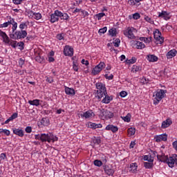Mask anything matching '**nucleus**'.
I'll return each instance as SVG.
<instances>
[{"instance_id": "obj_1", "label": "nucleus", "mask_w": 177, "mask_h": 177, "mask_svg": "<svg viewBox=\"0 0 177 177\" xmlns=\"http://www.w3.org/2000/svg\"><path fill=\"white\" fill-rule=\"evenodd\" d=\"M157 157L159 161L167 164L169 168H174L175 165L177 167V154H172L171 156L168 157V156L162 153L160 155H158Z\"/></svg>"}, {"instance_id": "obj_2", "label": "nucleus", "mask_w": 177, "mask_h": 177, "mask_svg": "<svg viewBox=\"0 0 177 177\" xmlns=\"http://www.w3.org/2000/svg\"><path fill=\"white\" fill-rule=\"evenodd\" d=\"M35 139L36 140H40L42 142H48V143H55V142L59 140L57 136L53 135L52 133L36 134L35 135Z\"/></svg>"}, {"instance_id": "obj_3", "label": "nucleus", "mask_w": 177, "mask_h": 177, "mask_svg": "<svg viewBox=\"0 0 177 177\" xmlns=\"http://www.w3.org/2000/svg\"><path fill=\"white\" fill-rule=\"evenodd\" d=\"M165 93H167V90L158 89L155 91L153 95V104H158L165 97Z\"/></svg>"}, {"instance_id": "obj_4", "label": "nucleus", "mask_w": 177, "mask_h": 177, "mask_svg": "<svg viewBox=\"0 0 177 177\" xmlns=\"http://www.w3.org/2000/svg\"><path fill=\"white\" fill-rule=\"evenodd\" d=\"M28 35L27 30H15L12 33L10 34V38L11 39H24Z\"/></svg>"}, {"instance_id": "obj_5", "label": "nucleus", "mask_w": 177, "mask_h": 177, "mask_svg": "<svg viewBox=\"0 0 177 177\" xmlns=\"http://www.w3.org/2000/svg\"><path fill=\"white\" fill-rule=\"evenodd\" d=\"M97 90V93L99 99L104 97L107 95V90L106 88V85L102 82H97L95 84Z\"/></svg>"}, {"instance_id": "obj_6", "label": "nucleus", "mask_w": 177, "mask_h": 177, "mask_svg": "<svg viewBox=\"0 0 177 177\" xmlns=\"http://www.w3.org/2000/svg\"><path fill=\"white\" fill-rule=\"evenodd\" d=\"M135 32H136V29L133 27H129L123 30L124 35L129 39H135Z\"/></svg>"}, {"instance_id": "obj_7", "label": "nucleus", "mask_w": 177, "mask_h": 177, "mask_svg": "<svg viewBox=\"0 0 177 177\" xmlns=\"http://www.w3.org/2000/svg\"><path fill=\"white\" fill-rule=\"evenodd\" d=\"M153 37L156 39V45H162L164 44V37L161 36V32L158 29L153 32Z\"/></svg>"}, {"instance_id": "obj_8", "label": "nucleus", "mask_w": 177, "mask_h": 177, "mask_svg": "<svg viewBox=\"0 0 177 177\" xmlns=\"http://www.w3.org/2000/svg\"><path fill=\"white\" fill-rule=\"evenodd\" d=\"M104 67H106V64H104V62H100L92 71L93 74H94V75H97Z\"/></svg>"}, {"instance_id": "obj_9", "label": "nucleus", "mask_w": 177, "mask_h": 177, "mask_svg": "<svg viewBox=\"0 0 177 177\" xmlns=\"http://www.w3.org/2000/svg\"><path fill=\"white\" fill-rule=\"evenodd\" d=\"M60 13L59 12L58 10H56L54 11V13L51 14L50 15V23H56L57 21H59V15Z\"/></svg>"}, {"instance_id": "obj_10", "label": "nucleus", "mask_w": 177, "mask_h": 177, "mask_svg": "<svg viewBox=\"0 0 177 177\" xmlns=\"http://www.w3.org/2000/svg\"><path fill=\"white\" fill-rule=\"evenodd\" d=\"M7 22L8 23V26H12V32H15L16 30H17V22L15 21V18L9 17Z\"/></svg>"}, {"instance_id": "obj_11", "label": "nucleus", "mask_w": 177, "mask_h": 177, "mask_svg": "<svg viewBox=\"0 0 177 177\" xmlns=\"http://www.w3.org/2000/svg\"><path fill=\"white\" fill-rule=\"evenodd\" d=\"M156 142H167L168 140V134L162 133L158 136H156L154 138Z\"/></svg>"}, {"instance_id": "obj_12", "label": "nucleus", "mask_w": 177, "mask_h": 177, "mask_svg": "<svg viewBox=\"0 0 177 177\" xmlns=\"http://www.w3.org/2000/svg\"><path fill=\"white\" fill-rule=\"evenodd\" d=\"M64 55L65 56H73L74 55V48L70 46H66L64 48Z\"/></svg>"}, {"instance_id": "obj_13", "label": "nucleus", "mask_w": 177, "mask_h": 177, "mask_svg": "<svg viewBox=\"0 0 177 177\" xmlns=\"http://www.w3.org/2000/svg\"><path fill=\"white\" fill-rule=\"evenodd\" d=\"M104 171L109 176H113V175H114V172H115L114 169L109 165L104 166Z\"/></svg>"}, {"instance_id": "obj_14", "label": "nucleus", "mask_w": 177, "mask_h": 177, "mask_svg": "<svg viewBox=\"0 0 177 177\" xmlns=\"http://www.w3.org/2000/svg\"><path fill=\"white\" fill-rule=\"evenodd\" d=\"M80 117L82 118H92V117H95V113H93V111L89 110L83 113L80 114Z\"/></svg>"}, {"instance_id": "obj_15", "label": "nucleus", "mask_w": 177, "mask_h": 177, "mask_svg": "<svg viewBox=\"0 0 177 177\" xmlns=\"http://www.w3.org/2000/svg\"><path fill=\"white\" fill-rule=\"evenodd\" d=\"M28 15H29V17H33L35 20H41V19H42V15L39 12L30 11Z\"/></svg>"}, {"instance_id": "obj_16", "label": "nucleus", "mask_w": 177, "mask_h": 177, "mask_svg": "<svg viewBox=\"0 0 177 177\" xmlns=\"http://www.w3.org/2000/svg\"><path fill=\"white\" fill-rule=\"evenodd\" d=\"M171 125H172V120H171V118H167L162 122L161 128L162 129H165L169 128V127H171Z\"/></svg>"}, {"instance_id": "obj_17", "label": "nucleus", "mask_w": 177, "mask_h": 177, "mask_svg": "<svg viewBox=\"0 0 177 177\" xmlns=\"http://www.w3.org/2000/svg\"><path fill=\"white\" fill-rule=\"evenodd\" d=\"M105 130L106 131H111V132H113V133H115V132H118V127L114 126L113 124H108L105 127Z\"/></svg>"}, {"instance_id": "obj_18", "label": "nucleus", "mask_w": 177, "mask_h": 177, "mask_svg": "<svg viewBox=\"0 0 177 177\" xmlns=\"http://www.w3.org/2000/svg\"><path fill=\"white\" fill-rule=\"evenodd\" d=\"M169 12L167 11H162L161 12H158V17H162L164 20H169Z\"/></svg>"}, {"instance_id": "obj_19", "label": "nucleus", "mask_w": 177, "mask_h": 177, "mask_svg": "<svg viewBox=\"0 0 177 177\" xmlns=\"http://www.w3.org/2000/svg\"><path fill=\"white\" fill-rule=\"evenodd\" d=\"M88 128H91V129H97V128H103V125L102 124H96L92 122L88 123Z\"/></svg>"}, {"instance_id": "obj_20", "label": "nucleus", "mask_w": 177, "mask_h": 177, "mask_svg": "<svg viewBox=\"0 0 177 177\" xmlns=\"http://www.w3.org/2000/svg\"><path fill=\"white\" fill-rule=\"evenodd\" d=\"M29 24L30 22L28 21L21 22V24L19 25V28L22 31H26L27 28H28Z\"/></svg>"}, {"instance_id": "obj_21", "label": "nucleus", "mask_w": 177, "mask_h": 177, "mask_svg": "<svg viewBox=\"0 0 177 177\" xmlns=\"http://www.w3.org/2000/svg\"><path fill=\"white\" fill-rule=\"evenodd\" d=\"M102 114H103L104 118H106V120L113 118V117L114 116V114L113 113V112H111L109 111H104L102 112Z\"/></svg>"}, {"instance_id": "obj_22", "label": "nucleus", "mask_w": 177, "mask_h": 177, "mask_svg": "<svg viewBox=\"0 0 177 177\" xmlns=\"http://www.w3.org/2000/svg\"><path fill=\"white\" fill-rule=\"evenodd\" d=\"M65 93L66 95H71V96H74L75 95V91L74 88L65 86Z\"/></svg>"}, {"instance_id": "obj_23", "label": "nucleus", "mask_w": 177, "mask_h": 177, "mask_svg": "<svg viewBox=\"0 0 177 177\" xmlns=\"http://www.w3.org/2000/svg\"><path fill=\"white\" fill-rule=\"evenodd\" d=\"M130 171L131 174H136L138 171V163H131L130 164Z\"/></svg>"}, {"instance_id": "obj_24", "label": "nucleus", "mask_w": 177, "mask_h": 177, "mask_svg": "<svg viewBox=\"0 0 177 177\" xmlns=\"http://www.w3.org/2000/svg\"><path fill=\"white\" fill-rule=\"evenodd\" d=\"M177 51L175 49L169 50L167 54V59H172V57H175L176 56Z\"/></svg>"}, {"instance_id": "obj_25", "label": "nucleus", "mask_w": 177, "mask_h": 177, "mask_svg": "<svg viewBox=\"0 0 177 177\" xmlns=\"http://www.w3.org/2000/svg\"><path fill=\"white\" fill-rule=\"evenodd\" d=\"M148 62L151 63H154V62H157L158 60V57L154 55H149L147 57Z\"/></svg>"}, {"instance_id": "obj_26", "label": "nucleus", "mask_w": 177, "mask_h": 177, "mask_svg": "<svg viewBox=\"0 0 177 177\" xmlns=\"http://www.w3.org/2000/svg\"><path fill=\"white\" fill-rule=\"evenodd\" d=\"M13 133H15V135H17L20 138H23V136H24V132L20 129H14Z\"/></svg>"}, {"instance_id": "obj_27", "label": "nucleus", "mask_w": 177, "mask_h": 177, "mask_svg": "<svg viewBox=\"0 0 177 177\" xmlns=\"http://www.w3.org/2000/svg\"><path fill=\"white\" fill-rule=\"evenodd\" d=\"M104 96H105V97L102 99V102L103 103H105V104H109V103H110V102H111V100H113V97L109 96V95H107V94H105V95H104Z\"/></svg>"}, {"instance_id": "obj_28", "label": "nucleus", "mask_w": 177, "mask_h": 177, "mask_svg": "<svg viewBox=\"0 0 177 177\" xmlns=\"http://www.w3.org/2000/svg\"><path fill=\"white\" fill-rule=\"evenodd\" d=\"M59 19H61V20H68V19H70L67 13H63L62 11H59Z\"/></svg>"}, {"instance_id": "obj_29", "label": "nucleus", "mask_w": 177, "mask_h": 177, "mask_svg": "<svg viewBox=\"0 0 177 177\" xmlns=\"http://www.w3.org/2000/svg\"><path fill=\"white\" fill-rule=\"evenodd\" d=\"M19 114L17 113H13L8 119H7L4 124H9V122H10V121H13V120H16V118H17Z\"/></svg>"}, {"instance_id": "obj_30", "label": "nucleus", "mask_w": 177, "mask_h": 177, "mask_svg": "<svg viewBox=\"0 0 177 177\" xmlns=\"http://www.w3.org/2000/svg\"><path fill=\"white\" fill-rule=\"evenodd\" d=\"M41 101L40 100H29L28 102V103L29 104H30V106H36L37 107H38V106H39V103H41Z\"/></svg>"}, {"instance_id": "obj_31", "label": "nucleus", "mask_w": 177, "mask_h": 177, "mask_svg": "<svg viewBox=\"0 0 177 177\" xmlns=\"http://www.w3.org/2000/svg\"><path fill=\"white\" fill-rule=\"evenodd\" d=\"M144 161H148V162H154V158L151 155H145L143 156Z\"/></svg>"}, {"instance_id": "obj_32", "label": "nucleus", "mask_w": 177, "mask_h": 177, "mask_svg": "<svg viewBox=\"0 0 177 177\" xmlns=\"http://www.w3.org/2000/svg\"><path fill=\"white\" fill-rule=\"evenodd\" d=\"M144 167L146 169H151L154 167L153 162H144Z\"/></svg>"}, {"instance_id": "obj_33", "label": "nucleus", "mask_w": 177, "mask_h": 177, "mask_svg": "<svg viewBox=\"0 0 177 177\" xmlns=\"http://www.w3.org/2000/svg\"><path fill=\"white\" fill-rule=\"evenodd\" d=\"M41 125H44V127H48V125L50 124L49 118H43L41 120Z\"/></svg>"}, {"instance_id": "obj_34", "label": "nucleus", "mask_w": 177, "mask_h": 177, "mask_svg": "<svg viewBox=\"0 0 177 177\" xmlns=\"http://www.w3.org/2000/svg\"><path fill=\"white\" fill-rule=\"evenodd\" d=\"M136 46L137 49H145V48H146V45H145L142 41H137Z\"/></svg>"}, {"instance_id": "obj_35", "label": "nucleus", "mask_w": 177, "mask_h": 177, "mask_svg": "<svg viewBox=\"0 0 177 177\" xmlns=\"http://www.w3.org/2000/svg\"><path fill=\"white\" fill-rule=\"evenodd\" d=\"M129 136H133L135 135V133L136 132V129L133 127H130L127 130Z\"/></svg>"}, {"instance_id": "obj_36", "label": "nucleus", "mask_w": 177, "mask_h": 177, "mask_svg": "<svg viewBox=\"0 0 177 177\" xmlns=\"http://www.w3.org/2000/svg\"><path fill=\"white\" fill-rule=\"evenodd\" d=\"M121 118L124 121V122H131V114L129 113L126 116H121Z\"/></svg>"}, {"instance_id": "obj_37", "label": "nucleus", "mask_w": 177, "mask_h": 177, "mask_svg": "<svg viewBox=\"0 0 177 177\" xmlns=\"http://www.w3.org/2000/svg\"><path fill=\"white\" fill-rule=\"evenodd\" d=\"M109 35H111V37H115L117 35V29L116 28H111L109 30Z\"/></svg>"}, {"instance_id": "obj_38", "label": "nucleus", "mask_w": 177, "mask_h": 177, "mask_svg": "<svg viewBox=\"0 0 177 177\" xmlns=\"http://www.w3.org/2000/svg\"><path fill=\"white\" fill-rule=\"evenodd\" d=\"M140 40L145 44H150L151 42V37H140Z\"/></svg>"}, {"instance_id": "obj_39", "label": "nucleus", "mask_w": 177, "mask_h": 177, "mask_svg": "<svg viewBox=\"0 0 177 177\" xmlns=\"http://www.w3.org/2000/svg\"><path fill=\"white\" fill-rule=\"evenodd\" d=\"M142 70V67L133 65L132 67V73H139Z\"/></svg>"}, {"instance_id": "obj_40", "label": "nucleus", "mask_w": 177, "mask_h": 177, "mask_svg": "<svg viewBox=\"0 0 177 177\" xmlns=\"http://www.w3.org/2000/svg\"><path fill=\"white\" fill-rule=\"evenodd\" d=\"M127 64H133L136 63V57H132L130 59H126Z\"/></svg>"}, {"instance_id": "obj_41", "label": "nucleus", "mask_w": 177, "mask_h": 177, "mask_svg": "<svg viewBox=\"0 0 177 177\" xmlns=\"http://www.w3.org/2000/svg\"><path fill=\"white\" fill-rule=\"evenodd\" d=\"M64 37H66V34L62 32V33L57 34V36H56V38L59 41H62V39H64Z\"/></svg>"}, {"instance_id": "obj_42", "label": "nucleus", "mask_w": 177, "mask_h": 177, "mask_svg": "<svg viewBox=\"0 0 177 177\" xmlns=\"http://www.w3.org/2000/svg\"><path fill=\"white\" fill-rule=\"evenodd\" d=\"M144 19L145 21H147V23H149L150 24H154V21L151 19V18L147 15H145Z\"/></svg>"}, {"instance_id": "obj_43", "label": "nucleus", "mask_w": 177, "mask_h": 177, "mask_svg": "<svg viewBox=\"0 0 177 177\" xmlns=\"http://www.w3.org/2000/svg\"><path fill=\"white\" fill-rule=\"evenodd\" d=\"M104 16H106V14L104 12H100L95 15V17L96 19H97V20H102V18L104 17Z\"/></svg>"}, {"instance_id": "obj_44", "label": "nucleus", "mask_w": 177, "mask_h": 177, "mask_svg": "<svg viewBox=\"0 0 177 177\" xmlns=\"http://www.w3.org/2000/svg\"><path fill=\"white\" fill-rule=\"evenodd\" d=\"M101 142H102V140H100V138L97 137V138H93V143H94L95 145H100Z\"/></svg>"}, {"instance_id": "obj_45", "label": "nucleus", "mask_w": 177, "mask_h": 177, "mask_svg": "<svg viewBox=\"0 0 177 177\" xmlns=\"http://www.w3.org/2000/svg\"><path fill=\"white\" fill-rule=\"evenodd\" d=\"M8 45H10L12 48H16L17 47V41L15 40H10V44Z\"/></svg>"}, {"instance_id": "obj_46", "label": "nucleus", "mask_w": 177, "mask_h": 177, "mask_svg": "<svg viewBox=\"0 0 177 177\" xmlns=\"http://www.w3.org/2000/svg\"><path fill=\"white\" fill-rule=\"evenodd\" d=\"M94 165H95V167H102L103 165V162H102V160H94Z\"/></svg>"}, {"instance_id": "obj_47", "label": "nucleus", "mask_w": 177, "mask_h": 177, "mask_svg": "<svg viewBox=\"0 0 177 177\" xmlns=\"http://www.w3.org/2000/svg\"><path fill=\"white\" fill-rule=\"evenodd\" d=\"M99 34H105V32H107V27H104L102 28H100L98 30Z\"/></svg>"}, {"instance_id": "obj_48", "label": "nucleus", "mask_w": 177, "mask_h": 177, "mask_svg": "<svg viewBox=\"0 0 177 177\" xmlns=\"http://www.w3.org/2000/svg\"><path fill=\"white\" fill-rule=\"evenodd\" d=\"M120 44H121V40H120V39H116L113 42V45L115 48H118V46H120Z\"/></svg>"}, {"instance_id": "obj_49", "label": "nucleus", "mask_w": 177, "mask_h": 177, "mask_svg": "<svg viewBox=\"0 0 177 177\" xmlns=\"http://www.w3.org/2000/svg\"><path fill=\"white\" fill-rule=\"evenodd\" d=\"M3 42L8 45V44H10V39L9 38V36H7L6 37H4L3 39Z\"/></svg>"}, {"instance_id": "obj_50", "label": "nucleus", "mask_w": 177, "mask_h": 177, "mask_svg": "<svg viewBox=\"0 0 177 177\" xmlns=\"http://www.w3.org/2000/svg\"><path fill=\"white\" fill-rule=\"evenodd\" d=\"M133 19L134 20H138L139 19H140V14L136 12L135 14L133 15Z\"/></svg>"}, {"instance_id": "obj_51", "label": "nucleus", "mask_w": 177, "mask_h": 177, "mask_svg": "<svg viewBox=\"0 0 177 177\" xmlns=\"http://www.w3.org/2000/svg\"><path fill=\"white\" fill-rule=\"evenodd\" d=\"M2 133L6 135V136H9L10 135V131H9L8 129H2Z\"/></svg>"}, {"instance_id": "obj_52", "label": "nucleus", "mask_w": 177, "mask_h": 177, "mask_svg": "<svg viewBox=\"0 0 177 177\" xmlns=\"http://www.w3.org/2000/svg\"><path fill=\"white\" fill-rule=\"evenodd\" d=\"M0 37H1V38H3V39L4 38L8 37V35H6V32L0 30Z\"/></svg>"}, {"instance_id": "obj_53", "label": "nucleus", "mask_w": 177, "mask_h": 177, "mask_svg": "<svg viewBox=\"0 0 177 177\" xmlns=\"http://www.w3.org/2000/svg\"><path fill=\"white\" fill-rule=\"evenodd\" d=\"M17 46H19V48H21V50H23V49H24V42L23 41H20L17 43Z\"/></svg>"}, {"instance_id": "obj_54", "label": "nucleus", "mask_w": 177, "mask_h": 177, "mask_svg": "<svg viewBox=\"0 0 177 177\" xmlns=\"http://www.w3.org/2000/svg\"><path fill=\"white\" fill-rule=\"evenodd\" d=\"M25 131L26 133H31V132H32V128H31V127H26Z\"/></svg>"}, {"instance_id": "obj_55", "label": "nucleus", "mask_w": 177, "mask_h": 177, "mask_svg": "<svg viewBox=\"0 0 177 177\" xmlns=\"http://www.w3.org/2000/svg\"><path fill=\"white\" fill-rule=\"evenodd\" d=\"M25 61L24 59L20 58L19 60V67H23V66L24 65Z\"/></svg>"}, {"instance_id": "obj_56", "label": "nucleus", "mask_w": 177, "mask_h": 177, "mask_svg": "<svg viewBox=\"0 0 177 177\" xmlns=\"http://www.w3.org/2000/svg\"><path fill=\"white\" fill-rule=\"evenodd\" d=\"M46 82H48V84H52V82H53V77H46Z\"/></svg>"}, {"instance_id": "obj_57", "label": "nucleus", "mask_w": 177, "mask_h": 177, "mask_svg": "<svg viewBox=\"0 0 177 177\" xmlns=\"http://www.w3.org/2000/svg\"><path fill=\"white\" fill-rule=\"evenodd\" d=\"M104 77L106 79V80H113V78L114 77V75H109L108 74H105L104 75Z\"/></svg>"}, {"instance_id": "obj_58", "label": "nucleus", "mask_w": 177, "mask_h": 177, "mask_svg": "<svg viewBox=\"0 0 177 177\" xmlns=\"http://www.w3.org/2000/svg\"><path fill=\"white\" fill-rule=\"evenodd\" d=\"M128 95V93L127 91H121L120 93V96L121 97H125Z\"/></svg>"}, {"instance_id": "obj_59", "label": "nucleus", "mask_w": 177, "mask_h": 177, "mask_svg": "<svg viewBox=\"0 0 177 177\" xmlns=\"http://www.w3.org/2000/svg\"><path fill=\"white\" fill-rule=\"evenodd\" d=\"M81 13L84 16V17H86V16H89V13L87 11H85L84 10H82Z\"/></svg>"}, {"instance_id": "obj_60", "label": "nucleus", "mask_w": 177, "mask_h": 177, "mask_svg": "<svg viewBox=\"0 0 177 177\" xmlns=\"http://www.w3.org/2000/svg\"><path fill=\"white\" fill-rule=\"evenodd\" d=\"M173 148L176 151H177V140L173 142L172 143Z\"/></svg>"}, {"instance_id": "obj_61", "label": "nucleus", "mask_w": 177, "mask_h": 177, "mask_svg": "<svg viewBox=\"0 0 177 177\" xmlns=\"http://www.w3.org/2000/svg\"><path fill=\"white\" fill-rule=\"evenodd\" d=\"M82 64L85 66H89V62L88 60H85L84 59H82Z\"/></svg>"}, {"instance_id": "obj_62", "label": "nucleus", "mask_w": 177, "mask_h": 177, "mask_svg": "<svg viewBox=\"0 0 177 177\" xmlns=\"http://www.w3.org/2000/svg\"><path fill=\"white\" fill-rule=\"evenodd\" d=\"M13 3L15 5H20L22 1L21 0H12Z\"/></svg>"}, {"instance_id": "obj_63", "label": "nucleus", "mask_w": 177, "mask_h": 177, "mask_svg": "<svg viewBox=\"0 0 177 177\" xmlns=\"http://www.w3.org/2000/svg\"><path fill=\"white\" fill-rule=\"evenodd\" d=\"M6 158V153H2L0 154V160H5Z\"/></svg>"}, {"instance_id": "obj_64", "label": "nucleus", "mask_w": 177, "mask_h": 177, "mask_svg": "<svg viewBox=\"0 0 177 177\" xmlns=\"http://www.w3.org/2000/svg\"><path fill=\"white\" fill-rule=\"evenodd\" d=\"M129 5H136L135 0H128Z\"/></svg>"}]
</instances>
